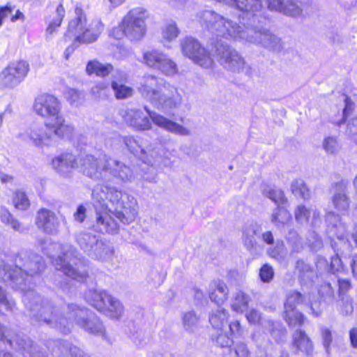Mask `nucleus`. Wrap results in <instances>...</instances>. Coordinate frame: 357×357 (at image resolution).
<instances>
[{
	"label": "nucleus",
	"instance_id": "e433bc0d",
	"mask_svg": "<svg viewBox=\"0 0 357 357\" xmlns=\"http://www.w3.org/2000/svg\"><path fill=\"white\" fill-rule=\"evenodd\" d=\"M267 325L271 335L277 342L284 340L287 335V329L281 322L268 320Z\"/></svg>",
	"mask_w": 357,
	"mask_h": 357
},
{
	"label": "nucleus",
	"instance_id": "4c0bfd02",
	"mask_svg": "<svg viewBox=\"0 0 357 357\" xmlns=\"http://www.w3.org/2000/svg\"><path fill=\"white\" fill-rule=\"evenodd\" d=\"M184 330L190 333H195L198 328L199 317L194 311L185 312L182 316Z\"/></svg>",
	"mask_w": 357,
	"mask_h": 357
},
{
	"label": "nucleus",
	"instance_id": "c756f323",
	"mask_svg": "<svg viewBox=\"0 0 357 357\" xmlns=\"http://www.w3.org/2000/svg\"><path fill=\"white\" fill-rule=\"evenodd\" d=\"M251 297L244 291H237L231 299V307L236 312L243 313L248 310Z\"/></svg>",
	"mask_w": 357,
	"mask_h": 357
},
{
	"label": "nucleus",
	"instance_id": "0eeeda50",
	"mask_svg": "<svg viewBox=\"0 0 357 357\" xmlns=\"http://www.w3.org/2000/svg\"><path fill=\"white\" fill-rule=\"evenodd\" d=\"M144 111L132 108L122 109L119 114L124 122L136 131H146L152 128V123L158 128L179 136H188L190 131L185 127L144 106Z\"/></svg>",
	"mask_w": 357,
	"mask_h": 357
},
{
	"label": "nucleus",
	"instance_id": "bb28decb",
	"mask_svg": "<svg viewBox=\"0 0 357 357\" xmlns=\"http://www.w3.org/2000/svg\"><path fill=\"white\" fill-rule=\"evenodd\" d=\"M229 289L224 281L217 279L209 284V298L218 305L222 304L227 299Z\"/></svg>",
	"mask_w": 357,
	"mask_h": 357
},
{
	"label": "nucleus",
	"instance_id": "6ab92c4d",
	"mask_svg": "<svg viewBox=\"0 0 357 357\" xmlns=\"http://www.w3.org/2000/svg\"><path fill=\"white\" fill-rule=\"evenodd\" d=\"M144 63L149 68L172 76L178 73L177 66L167 54L158 50L146 52L143 55Z\"/></svg>",
	"mask_w": 357,
	"mask_h": 357
},
{
	"label": "nucleus",
	"instance_id": "9d476101",
	"mask_svg": "<svg viewBox=\"0 0 357 357\" xmlns=\"http://www.w3.org/2000/svg\"><path fill=\"white\" fill-rule=\"evenodd\" d=\"M326 222L327 224L326 232L328 237L331 239L336 237L339 243L331 242V245L335 255L331 258L330 266H328L327 261L324 258L319 257L317 261V266L319 264H325L328 271L335 273L344 270L343 263L341 259L343 252L342 248H339V245L343 246L348 251H351V244L347 238V229L346 225L341 221L339 215L331 211L328 212L326 215Z\"/></svg>",
	"mask_w": 357,
	"mask_h": 357
},
{
	"label": "nucleus",
	"instance_id": "864d4df0",
	"mask_svg": "<svg viewBox=\"0 0 357 357\" xmlns=\"http://www.w3.org/2000/svg\"><path fill=\"white\" fill-rule=\"evenodd\" d=\"M323 148L328 154H335L339 149L336 138L333 137H326L323 142Z\"/></svg>",
	"mask_w": 357,
	"mask_h": 357
},
{
	"label": "nucleus",
	"instance_id": "4468645a",
	"mask_svg": "<svg viewBox=\"0 0 357 357\" xmlns=\"http://www.w3.org/2000/svg\"><path fill=\"white\" fill-rule=\"evenodd\" d=\"M121 142L131 154L146 166L149 172H154L153 165V162L155 161L154 159L155 151L151 148L148 142L139 136L132 135L122 137ZM143 178L149 183L156 182L155 173L151 176L144 174Z\"/></svg>",
	"mask_w": 357,
	"mask_h": 357
},
{
	"label": "nucleus",
	"instance_id": "3c124183",
	"mask_svg": "<svg viewBox=\"0 0 357 357\" xmlns=\"http://www.w3.org/2000/svg\"><path fill=\"white\" fill-rule=\"evenodd\" d=\"M66 98L70 105L78 106L84 100V95L76 89H69L66 92Z\"/></svg>",
	"mask_w": 357,
	"mask_h": 357
},
{
	"label": "nucleus",
	"instance_id": "2eb2a0df",
	"mask_svg": "<svg viewBox=\"0 0 357 357\" xmlns=\"http://www.w3.org/2000/svg\"><path fill=\"white\" fill-rule=\"evenodd\" d=\"M84 298L89 305L112 319L119 318L123 312L121 302L106 291L89 289Z\"/></svg>",
	"mask_w": 357,
	"mask_h": 357
},
{
	"label": "nucleus",
	"instance_id": "20e7f679",
	"mask_svg": "<svg viewBox=\"0 0 357 357\" xmlns=\"http://www.w3.org/2000/svg\"><path fill=\"white\" fill-rule=\"evenodd\" d=\"M52 165L63 177H68L73 169H79L86 176L105 183L114 180L131 183L135 178L130 166L105 154L98 156L86 154L77 158L73 153H63L52 159Z\"/></svg>",
	"mask_w": 357,
	"mask_h": 357
},
{
	"label": "nucleus",
	"instance_id": "c85d7f7f",
	"mask_svg": "<svg viewBox=\"0 0 357 357\" xmlns=\"http://www.w3.org/2000/svg\"><path fill=\"white\" fill-rule=\"evenodd\" d=\"M291 219L290 213L283 205L277 206L271 217V222L278 229L283 227Z\"/></svg>",
	"mask_w": 357,
	"mask_h": 357
},
{
	"label": "nucleus",
	"instance_id": "72a5a7b5",
	"mask_svg": "<svg viewBox=\"0 0 357 357\" xmlns=\"http://www.w3.org/2000/svg\"><path fill=\"white\" fill-rule=\"evenodd\" d=\"M264 196L271 199L277 206L284 205L287 202L282 190L275 186L266 185L263 188Z\"/></svg>",
	"mask_w": 357,
	"mask_h": 357
},
{
	"label": "nucleus",
	"instance_id": "473e14b6",
	"mask_svg": "<svg viewBox=\"0 0 357 357\" xmlns=\"http://www.w3.org/2000/svg\"><path fill=\"white\" fill-rule=\"evenodd\" d=\"M228 317V312L225 309L218 306L215 310L211 312L209 317V321L212 327L218 332L222 330V326L227 321Z\"/></svg>",
	"mask_w": 357,
	"mask_h": 357
},
{
	"label": "nucleus",
	"instance_id": "ddd939ff",
	"mask_svg": "<svg viewBox=\"0 0 357 357\" xmlns=\"http://www.w3.org/2000/svg\"><path fill=\"white\" fill-rule=\"evenodd\" d=\"M75 241L80 249L90 258L109 261L114 256V246L106 239L92 231H81L75 235Z\"/></svg>",
	"mask_w": 357,
	"mask_h": 357
},
{
	"label": "nucleus",
	"instance_id": "f704fd0d",
	"mask_svg": "<svg viewBox=\"0 0 357 357\" xmlns=\"http://www.w3.org/2000/svg\"><path fill=\"white\" fill-rule=\"evenodd\" d=\"M282 316L290 328L301 327L305 321L304 315L297 310H284Z\"/></svg>",
	"mask_w": 357,
	"mask_h": 357
},
{
	"label": "nucleus",
	"instance_id": "bf43d9fd",
	"mask_svg": "<svg viewBox=\"0 0 357 357\" xmlns=\"http://www.w3.org/2000/svg\"><path fill=\"white\" fill-rule=\"evenodd\" d=\"M234 349L236 357H248L250 356V351L244 342H237Z\"/></svg>",
	"mask_w": 357,
	"mask_h": 357
},
{
	"label": "nucleus",
	"instance_id": "f8f14e48",
	"mask_svg": "<svg viewBox=\"0 0 357 357\" xmlns=\"http://www.w3.org/2000/svg\"><path fill=\"white\" fill-rule=\"evenodd\" d=\"M75 17L70 20L65 33V38L75 37V43L90 44L96 42L104 30L100 20H93L87 24L86 17L82 8H75Z\"/></svg>",
	"mask_w": 357,
	"mask_h": 357
},
{
	"label": "nucleus",
	"instance_id": "13d9d810",
	"mask_svg": "<svg viewBox=\"0 0 357 357\" xmlns=\"http://www.w3.org/2000/svg\"><path fill=\"white\" fill-rule=\"evenodd\" d=\"M344 103L345 106L343 109L342 119L340 122L338 123V126H340L342 123H344L346 121V119L349 117L354 109V103L349 97L345 98Z\"/></svg>",
	"mask_w": 357,
	"mask_h": 357
},
{
	"label": "nucleus",
	"instance_id": "f3484780",
	"mask_svg": "<svg viewBox=\"0 0 357 357\" xmlns=\"http://www.w3.org/2000/svg\"><path fill=\"white\" fill-rule=\"evenodd\" d=\"M126 37L132 41L141 40L146 34L145 10L135 8L130 10L123 19Z\"/></svg>",
	"mask_w": 357,
	"mask_h": 357
},
{
	"label": "nucleus",
	"instance_id": "5701e85b",
	"mask_svg": "<svg viewBox=\"0 0 357 357\" xmlns=\"http://www.w3.org/2000/svg\"><path fill=\"white\" fill-rule=\"evenodd\" d=\"M349 181L342 179L332 185L333 195L331 200L334 208L340 212L346 213L350 206V198L348 196L347 188Z\"/></svg>",
	"mask_w": 357,
	"mask_h": 357
},
{
	"label": "nucleus",
	"instance_id": "a211bd4d",
	"mask_svg": "<svg viewBox=\"0 0 357 357\" xmlns=\"http://www.w3.org/2000/svg\"><path fill=\"white\" fill-rule=\"evenodd\" d=\"M30 70L27 61L12 62L0 73V87L13 89L24 80Z\"/></svg>",
	"mask_w": 357,
	"mask_h": 357
},
{
	"label": "nucleus",
	"instance_id": "2f4dec72",
	"mask_svg": "<svg viewBox=\"0 0 357 357\" xmlns=\"http://www.w3.org/2000/svg\"><path fill=\"white\" fill-rule=\"evenodd\" d=\"M111 82V89L117 100H123L130 98L133 95L132 88L120 83L116 75H113Z\"/></svg>",
	"mask_w": 357,
	"mask_h": 357
},
{
	"label": "nucleus",
	"instance_id": "49530a36",
	"mask_svg": "<svg viewBox=\"0 0 357 357\" xmlns=\"http://www.w3.org/2000/svg\"><path fill=\"white\" fill-rule=\"evenodd\" d=\"M339 313L344 316H351L354 312L353 300L349 296H342L337 309Z\"/></svg>",
	"mask_w": 357,
	"mask_h": 357
},
{
	"label": "nucleus",
	"instance_id": "680f3d73",
	"mask_svg": "<svg viewBox=\"0 0 357 357\" xmlns=\"http://www.w3.org/2000/svg\"><path fill=\"white\" fill-rule=\"evenodd\" d=\"M229 331L233 337H238L242 335L243 330L241 324L236 320L229 324Z\"/></svg>",
	"mask_w": 357,
	"mask_h": 357
},
{
	"label": "nucleus",
	"instance_id": "4d7b16f0",
	"mask_svg": "<svg viewBox=\"0 0 357 357\" xmlns=\"http://www.w3.org/2000/svg\"><path fill=\"white\" fill-rule=\"evenodd\" d=\"M321 337L323 340V345L327 353L329 352V349L331 344L333 340L331 331L325 327L321 328Z\"/></svg>",
	"mask_w": 357,
	"mask_h": 357
},
{
	"label": "nucleus",
	"instance_id": "37998d69",
	"mask_svg": "<svg viewBox=\"0 0 357 357\" xmlns=\"http://www.w3.org/2000/svg\"><path fill=\"white\" fill-rule=\"evenodd\" d=\"M213 342L220 348L230 349L234 344L233 338L230 337L227 333H223L222 331H216L215 334L211 335Z\"/></svg>",
	"mask_w": 357,
	"mask_h": 357
},
{
	"label": "nucleus",
	"instance_id": "8fccbe9b",
	"mask_svg": "<svg viewBox=\"0 0 357 357\" xmlns=\"http://www.w3.org/2000/svg\"><path fill=\"white\" fill-rule=\"evenodd\" d=\"M311 211L304 205H298L294 211L295 219L299 224H305L309 222Z\"/></svg>",
	"mask_w": 357,
	"mask_h": 357
},
{
	"label": "nucleus",
	"instance_id": "412c9836",
	"mask_svg": "<svg viewBox=\"0 0 357 357\" xmlns=\"http://www.w3.org/2000/svg\"><path fill=\"white\" fill-rule=\"evenodd\" d=\"M45 345L55 357L65 356L68 354L70 355V357H90L84 351L73 346L67 340H49L45 343Z\"/></svg>",
	"mask_w": 357,
	"mask_h": 357
},
{
	"label": "nucleus",
	"instance_id": "a19ab883",
	"mask_svg": "<svg viewBox=\"0 0 357 357\" xmlns=\"http://www.w3.org/2000/svg\"><path fill=\"white\" fill-rule=\"evenodd\" d=\"M286 239L292 252H299L302 250L303 248L302 239L296 230L290 229L286 236Z\"/></svg>",
	"mask_w": 357,
	"mask_h": 357
},
{
	"label": "nucleus",
	"instance_id": "052dcab7",
	"mask_svg": "<svg viewBox=\"0 0 357 357\" xmlns=\"http://www.w3.org/2000/svg\"><path fill=\"white\" fill-rule=\"evenodd\" d=\"M124 30L125 29L122 21L119 26L112 28L109 32V36L115 39L120 40L124 36H126Z\"/></svg>",
	"mask_w": 357,
	"mask_h": 357
},
{
	"label": "nucleus",
	"instance_id": "69168bd1",
	"mask_svg": "<svg viewBox=\"0 0 357 357\" xmlns=\"http://www.w3.org/2000/svg\"><path fill=\"white\" fill-rule=\"evenodd\" d=\"M245 316L248 322L253 324H257L261 319L259 312L255 309L250 310L246 313Z\"/></svg>",
	"mask_w": 357,
	"mask_h": 357
},
{
	"label": "nucleus",
	"instance_id": "4be33fe9",
	"mask_svg": "<svg viewBox=\"0 0 357 357\" xmlns=\"http://www.w3.org/2000/svg\"><path fill=\"white\" fill-rule=\"evenodd\" d=\"M35 223L37 227L49 235H56L59 233L60 221L54 212L47 208H40L38 211Z\"/></svg>",
	"mask_w": 357,
	"mask_h": 357
},
{
	"label": "nucleus",
	"instance_id": "5fc2aeb1",
	"mask_svg": "<svg viewBox=\"0 0 357 357\" xmlns=\"http://www.w3.org/2000/svg\"><path fill=\"white\" fill-rule=\"evenodd\" d=\"M274 276V271L271 266L268 264L263 265L259 270V278L263 282H270Z\"/></svg>",
	"mask_w": 357,
	"mask_h": 357
},
{
	"label": "nucleus",
	"instance_id": "f257e3e1",
	"mask_svg": "<svg viewBox=\"0 0 357 357\" xmlns=\"http://www.w3.org/2000/svg\"><path fill=\"white\" fill-rule=\"evenodd\" d=\"M266 8L240 15L243 27L213 10H204L197 13L196 17L202 26L215 37L211 51L224 68L239 73L244 68L245 62L240 54L222 39L255 43L273 52L282 49L281 39L265 27L269 22L266 15Z\"/></svg>",
	"mask_w": 357,
	"mask_h": 357
},
{
	"label": "nucleus",
	"instance_id": "de8ad7c7",
	"mask_svg": "<svg viewBox=\"0 0 357 357\" xmlns=\"http://www.w3.org/2000/svg\"><path fill=\"white\" fill-rule=\"evenodd\" d=\"M13 202L16 208L19 210H26L30 206L29 199L24 192L18 190L15 192Z\"/></svg>",
	"mask_w": 357,
	"mask_h": 357
},
{
	"label": "nucleus",
	"instance_id": "7ed1b4c3",
	"mask_svg": "<svg viewBox=\"0 0 357 357\" xmlns=\"http://www.w3.org/2000/svg\"><path fill=\"white\" fill-rule=\"evenodd\" d=\"M96 220L93 230L102 234H117L119 222L129 225L137 215V202L131 195L109 185H97L92 190Z\"/></svg>",
	"mask_w": 357,
	"mask_h": 357
},
{
	"label": "nucleus",
	"instance_id": "9b49d317",
	"mask_svg": "<svg viewBox=\"0 0 357 357\" xmlns=\"http://www.w3.org/2000/svg\"><path fill=\"white\" fill-rule=\"evenodd\" d=\"M232 7H236L244 14L245 12L259 11L265 8L281 13L285 15L296 17L300 16L302 9L298 5L300 0H215Z\"/></svg>",
	"mask_w": 357,
	"mask_h": 357
},
{
	"label": "nucleus",
	"instance_id": "0e129e2a",
	"mask_svg": "<svg viewBox=\"0 0 357 357\" xmlns=\"http://www.w3.org/2000/svg\"><path fill=\"white\" fill-rule=\"evenodd\" d=\"M282 248L283 242L278 241L276 243V246L273 248H268L267 252L270 257L278 259L281 256V250H282Z\"/></svg>",
	"mask_w": 357,
	"mask_h": 357
},
{
	"label": "nucleus",
	"instance_id": "774afa93",
	"mask_svg": "<svg viewBox=\"0 0 357 357\" xmlns=\"http://www.w3.org/2000/svg\"><path fill=\"white\" fill-rule=\"evenodd\" d=\"M86 209L83 205H79L74 213V219L75 221L82 223L86 218Z\"/></svg>",
	"mask_w": 357,
	"mask_h": 357
},
{
	"label": "nucleus",
	"instance_id": "1a4fd4ad",
	"mask_svg": "<svg viewBox=\"0 0 357 357\" xmlns=\"http://www.w3.org/2000/svg\"><path fill=\"white\" fill-rule=\"evenodd\" d=\"M35 112L47 119L45 126L50 128L59 138L71 140L75 133V128L71 124L65 123L60 113L61 103L54 96L42 94L36 98L33 105Z\"/></svg>",
	"mask_w": 357,
	"mask_h": 357
},
{
	"label": "nucleus",
	"instance_id": "58836bf2",
	"mask_svg": "<svg viewBox=\"0 0 357 357\" xmlns=\"http://www.w3.org/2000/svg\"><path fill=\"white\" fill-rule=\"evenodd\" d=\"M179 32L177 24L174 20L167 21L162 29V38L167 41L175 40L178 37Z\"/></svg>",
	"mask_w": 357,
	"mask_h": 357
},
{
	"label": "nucleus",
	"instance_id": "7c9ffc66",
	"mask_svg": "<svg viewBox=\"0 0 357 357\" xmlns=\"http://www.w3.org/2000/svg\"><path fill=\"white\" fill-rule=\"evenodd\" d=\"M113 69L114 67L112 64H102L96 60L89 61L86 67L87 74L90 75L95 74L102 77L107 76L112 72Z\"/></svg>",
	"mask_w": 357,
	"mask_h": 357
},
{
	"label": "nucleus",
	"instance_id": "dca6fc26",
	"mask_svg": "<svg viewBox=\"0 0 357 357\" xmlns=\"http://www.w3.org/2000/svg\"><path fill=\"white\" fill-rule=\"evenodd\" d=\"M181 47L183 55L199 66L204 68H212L215 66L209 52L197 39L187 36L181 40Z\"/></svg>",
	"mask_w": 357,
	"mask_h": 357
},
{
	"label": "nucleus",
	"instance_id": "6e6d98bb",
	"mask_svg": "<svg viewBox=\"0 0 357 357\" xmlns=\"http://www.w3.org/2000/svg\"><path fill=\"white\" fill-rule=\"evenodd\" d=\"M15 305V301L13 299H8L0 287V307L3 308L6 311H12Z\"/></svg>",
	"mask_w": 357,
	"mask_h": 357
},
{
	"label": "nucleus",
	"instance_id": "aec40b11",
	"mask_svg": "<svg viewBox=\"0 0 357 357\" xmlns=\"http://www.w3.org/2000/svg\"><path fill=\"white\" fill-rule=\"evenodd\" d=\"M53 135H55L54 132L45 125V127L32 125L24 132L18 134L17 137L36 147H43L50 145Z\"/></svg>",
	"mask_w": 357,
	"mask_h": 357
},
{
	"label": "nucleus",
	"instance_id": "39448f33",
	"mask_svg": "<svg viewBox=\"0 0 357 357\" xmlns=\"http://www.w3.org/2000/svg\"><path fill=\"white\" fill-rule=\"evenodd\" d=\"M40 314H35L36 323L45 324L63 335L69 334L74 324L86 332L106 340L105 328L100 319L89 309L77 303L57 305L52 300H43Z\"/></svg>",
	"mask_w": 357,
	"mask_h": 357
},
{
	"label": "nucleus",
	"instance_id": "f03ea898",
	"mask_svg": "<svg viewBox=\"0 0 357 357\" xmlns=\"http://www.w3.org/2000/svg\"><path fill=\"white\" fill-rule=\"evenodd\" d=\"M14 267L0 261V280L22 293V301L32 321L35 314L41 313L42 300H50L38 294L33 287L39 282L46 266L43 257L30 250L20 251L14 259Z\"/></svg>",
	"mask_w": 357,
	"mask_h": 357
},
{
	"label": "nucleus",
	"instance_id": "a878e982",
	"mask_svg": "<svg viewBox=\"0 0 357 357\" xmlns=\"http://www.w3.org/2000/svg\"><path fill=\"white\" fill-rule=\"evenodd\" d=\"M292 347L294 352H300L306 356H311L313 352V344L305 332L300 328L296 329L292 335Z\"/></svg>",
	"mask_w": 357,
	"mask_h": 357
},
{
	"label": "nucleus",
	"instance_id": "79ce46f5",
	"mask_svg": "<svg viewBox=\"0 0 357 357\" xmlns=\"http://www.w3.org/2000/svg\"><path fill=\"white\" fill-rule=\"evenodd\" d=\"M91 92L97 98L105 99L110 95L109 82L102 81L96 83L91 89Z\"/></svg>",
	"mask_w": 357,
	"mask_h": 357
},
{
	"label": "nucleus",
	"instance_id": "c03bdc74",
	"mask_svg": "<svg viewBox=\"0 0 357 357\" xmlns=\"http://www.w3.org/2000/svg\"><path fill=\"white\" fill-rule=\"evenodd\" d=\"M319 294L321 300L326 303H332L335 298V292L328 282H325L321 284L319 289Z\"/></svg>",
	"mask_w": 357,
	"mask_h": 357
},
{
	"label": "nucleus",
	"instance_id": "393cba45",
	"mask_svg": "<svg viewBox=\"0 0 357 357\" xmlns=\"http://www.w3.org/2000/svg\"><path fill=\"white\" fill-rule=\"evenodd\" d=\"M300 304L306 305L309 309V312L315 317L321 314L320 310H316L312 303H309L305 301L304 295L297 291L291 290L286 295V301L284 304V310H296V306Z\"/></svg>",
	"mask_w": 357,
	"mask_h": 357
},
{
	"label": "nucleus",
	"instance_id": "ea45409f",
	"mask_svg": "<svg viewBox=\"0 0 357 357\" xmlns=\"http://www.w3.org/2000/svg\"><path fill=\"white\" fill-rule=\"evenodd\" d=\"M292 193L298 197L308 199L310 197V190L302 179H297L291 185Z\"/></svg>",
	"mask_w": 357,
	"mask_h": 357
},
{
	"label": "nucleus",
	"instance_id": "603ef678",
	"mask_svg": "<svg viewBox=\"0 0 357 357\" xmlns=\"http://www.w3.org/2000/svg\"><path fill=\"white\" fill-rule=\"evenodd\" d=\"M38 243L44 255L50 258H53V253L50 250L56 248L57 246L56 243L50 242V239L46 238L39 239Z\"/></svg>",
	"mask_w": 357,
	"mask_h": 357
},
{
	"label": "nucleus",
	"instance_id": "cd10ccee",
	"mask_svg": "<svg viewBox=\"0 0 357 357\" xmlns=\"http://www.w3.org/2000/svg\"><path fill=\"white\" fill-rule=\"evenodd\" d=\"M261 227L257 223L245 225L243 229V241L245 248L251 250L257 246V237L259 236Z\"/></svg>",
	"mask_w": 357,
	"mask_h": 357
},
{
	"label": "nucleus",
	"instance_id": "c9c22d12",
	"mask_svg": "<svg viewBox=\"0 0 357 357\" xmlns=\"http://www.w3.org/2000/svg\"><path fill=\"white\" fill-rule=\"evenodd\" d=\"M0 219L3 223L10 226V227L16 231L24 233L28 230V228L23 227L22 224L17 219L14 218L12 214L4 208L1 209Z\"/></svg>",
	"mask_w": 357,
	"mask_h": 357
},
{
	"label": "nucleus",
	"instance_id": "6e6552de",
	"mask_svg": "<svg viewBox=\"0 0 357 357\" xmlns=\"http://www.w3.org/2000/svg\"><path fill=\"white\" fill-rule=\"evenodd\" d=\"M52 264L64 275L61 280L55 281V284L66 294H75V283L82 284L89 278V261L79 254L69 258L68 254L64 253L52 259Z\"/></svg>",
	"mask_w": 357,
	"mask_h": 357
},
{
	"label": "nucleus",
	"instance_id": "09e8293b",
	"mask_svg": "<svg viewBox=\"0 0 357 357\" xmlns=\"http://www.w3.org/2000/svg\"><path fill=\"white\" fill-rule=\"evenodd\" d=\"M307 244L312 251L317 252L323 247L321 237L314 231H310L307 235Z\"/></svg>",
	"mask_w": 357,
	"mask_h": 357
},
{
	"label": "nucleus",
	"instance_id": "423d86ee",
	"mask_svg": "<svg viewBox=\"0 0 357 357\" xmlns=\"http://www.w3.org/2000/svg\"><path fill=\"white\" fill-rule=\"evenodd\" d=\"M138 91L144 99L167 115H174L173 111L182 102V96L176 88L163 84L162 79L153 75L144 76Z\"/></svg>",
	"mask_w": 357,
	"mask_h": 357
},
{
	"label": "nucleus",
	"instance_id": "338daca9",
	"mask_svg": "<svg viewBox=\"0 0 357 357\" xmlns=\"http://www.w3.org/2000/svg\"><path fill=\"white\" fill-rule=\"evenodd\" d=\"M337 282L340 294H346L351 288V284L349 279H338Z\"/></svg>",
	"mask_w": 357,
	"mask_h": 357
},
{
	"label": "nucleus",
	"instance_id": "a18cd8bd",
	"mask_svg": "<svg viewBox=\"0 0 357 357\" xmlns=\"http://www.w3.org/2000/svg\"><path fill=\"white\" fill-rule=\"evenodd\" d=\"M56 16L53 19V20L49 24L47 28V33L48 34H52L55 31L56 28L60 26L63 18L65 15V9L62 5V3H59L56 10Z\"/></svg>",
	"mask_w": 357,
	"mask_h": 357
},
{
	"label": "nucleus",
	"instance_id": "e2e57ef3",
	"mask_svg": "<svg viewBox=\"0 0 357 357\" xmlns=\"http://www.w3.org/2000/svg\"><path fill=\"white\" fill-rule=\"evenodd\" d=\"M346 134L351 138L357 135V117L353 118L348 122Z\"/></svg>",
	"mask_w": 357,
	"mask_h": 357
},
{
	"label": "nucleus",
	"instance_id": "b1692460",
	"mask_svg": "<svg viewBox=\"0 0 357 357\" xmlns=\"http://www.w3.org/2000/svg\"><path fill=\"white\" fill-rule=\"evenodd\" d=\"M296 270L298 273V280L302 287L310 288L314 285L317 274L312 265L303 259H298L296 264Z\"/></svg>",
	"mask_w": 357,
	"mask_h": 357
}]
</instances>
